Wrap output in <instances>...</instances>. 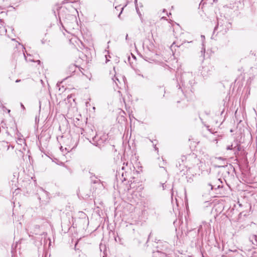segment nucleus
<instances>
[{
  "label": "nucleus",
  "mask_w": 257,
  "mask_h": 257,
  "mask_svg": "<svg viewBox=\"0 0 257 257\" xmlns=\"http://www.w3.org/2000/svg\"><path fill=\"white\" fill-rule=\"evenodd\" d=\"M197 161V156L194 153L181 156V158L178 160L179 165L178 164L176 165L178 169L177 173L181 176L186 175L188 171L187 166H193Z\"/></svg>",
  "instance_id": "f257e3e1"
},
{
  "label": "nucleus",
  "mask_w": 257,
  "mask_h": 257,
  "mask_svg": "<svg viewBox=\"0 0 257 257\" xmlns=\"http://www.w3.org/2000/svg\"><path fill=\"white\" fill-rule=\"evenodd\" d=\"M106 136L103 135L102 136H100L99 135L96 134L92 140L91 143L99 147H100L101 145L106 140Z\"/></svg>",
  "instance_id": "f03ea898"
},
{
  "label": "nucleus",
  "mask_w": 257,
  "mask_h": 257,
  "mask_svg": "<svg viewBox=\"0 0 257 257\" xmlns=\"http://www.w3.org/2000/svg\"><path fill=\"white\" fill-rule=\"evenodd\" d=\"M128 162L123 163V166L121 167V170H124V172H122L121 173V177L123 178L122 181H126L127 180V174L128 173V171H130L129 168L127 167Z\"/></svg>",
  "instance_id": "7ed1b4c3"
},
{
  "label": "nucleus",
  "mask_w": 257,
  "mask_h": 257,
  "mask_svg": "<svg viewBox=\"0 0 257 257\" xmlns=\"http://www.w3.org/2000/svg\"><path fill=\"white\" fill-rule=\"evenodd\" d=\"M216 183H215L214 184H212L211 183H208L207 184V186L208 187H210V190H213V189H219L220 188H222V186L220 185V184L222 183V182L220 181V179H218L216 180Z\"/></svg>",
  "instance_id": "20e7f679"
},
{
  "label": "nucleus",
  "mask_w": 257,
  "mask_h": 257,
  "mask_svg": "<svg viewBox=\"0 0 257 257\" xmlns=\"http://www.w3.org/2000/svg\"><path fill=\"white\" fill-rule=\"evenodd\" d=\"M212 67L211 66H205L203 67L201 73L203 76H207L211 74Z\"/></svg>",
  "instance_id": "39448f33"
},
{
  "label": "nucleus",
  "mask_w": 257,
  "mask_h": 257,
  "mask_svg": "<svg viewBox=\"0 0 257 257\" xmlns=\"http://www.w3.org/2000/svg\"><path fill=\"white\" fill-rule=\"evenodd\" d=\"M77 68V67L75 65L71 64L69 66V67L67 68V74H70V75L71 76L73 73H74L76 71Z\"/></svg>",
  "instance_id": "423d86ee"
},
{
  "label": "nucleus",
  "mask_w": 257,
  "mask_h": 257,
  "mask_svg": "<svg viewBox=\"0 0 257 257\" xmlns=\"http://www.w3.org/2000/svg\"><path fill=\"white\" fill-rule=\"evenodd\" d=\"M241 149V145L237 143V142H234V146L233 148V151H234V154L238 153L239 151H240Z\"/></svg>",
  "instance_id": "0eeeda50"
},
{
  "label": "nucleus",
  "mask_w": 257,
  "mask_h": 257,
  "mask_svg": "<svg viewBox=\"0 0 257 257\" xmlns=\"http://www.w3.org/2000/svg\"><path fill=\"white\" fill-rule=\"evenodd\" d=\"M153 257H166L167 255L166 253L159 251H156L153 252Z\"/></svg>",
  "instance_id": "6e6552de"
},
{
  "label": "nucleus",
  "mask_w": 257,
  "mask_h": 257,
  "mask_svg": "<svg viewBox=\"0 0 257 257\" xmlns=\"http://www.w3.org/2000/svg\"><path fill=\"white\" fill-rule=\"evenodd\" d=\"M249 240L253 244L257 246V235H252L249 237Z\"/></svg>",
  "instance_id": "1a4fd4ad"
},
{
  "label": "nucleus",
  "mask_w": 257,
  "mask_h": 257,
  "mask_svg": "<svg viewBox=\"0 0 257 257\" xmlns=\"http://www.w3.org/2000/svg\"><path fill=\"white\" fill-rule=\"evenodd\" d=\"M222 167L223 168V169H224V171L227 173L228 175H229V171L230 170H234V168H233V167L231 165H229V166H222Z\"/></svg>",
  "instance_id": "9d476101"
},
{
  "label": "nucleus",
  "mask_w": 257,
  "mask_h": 257,
  "mask_svg": "<svg viewBox=\"0 0 257 257\" xmlns=\"http://www.w3.org/2000/svg\"><path fill=\"white\" fill-rule=\"evenodd\" d=\"M91 174L92 175V174ZM90 178H91L92 182L93 184L98 183L99 182H100V180H97V177H96L94 175L91 176Z\"/></svg>",
  "instance_id": "9b49d317"
},
{
  "label": "nucleus",
  "mask_w": 257,
  "mask_h": 257,
  "mask_svg": "<svg viewBox=\"0 0 257 257\" xmlns=\"http://www.w3.org/2000/svg\"><path fill=\"white\" fill-rule=\"evenodd\" d=\"M7 29L5 28V27H0V34L1 35H5L7 33Z\"/></svg>",
  "instance_id": "f8f14e48"
},
{
  "label": "nucleus",
  "mask_w": 257,
  "mask_h": 257,
  "mask_svg": "<svg viewBox=\"0 0 257 257\" xmlns=\"http://www.w3.org/2000/svg\"><path fill=\"white\" fill-rule=\"evenodd\" d=\"M159 92L163 94V96H164L165 93V89L163 87H160L159 88Z\"/></svg>",
  "instance_id": "ddd939ff"
},
{
  "label": "nucleus",
  "mask_w": 257,
  "mask_h": 257,
  "mask_svg": "<svg viewBox=\"0 0 257 257\" xmlns=\"http://www.w3.org/2000/svg\"><path fill=\"white\" fill-rule=\"evenodd\" d=\"M207 4L206 2H205L204 0H202L199 4V7H201L202 9L205 7V5Z\"/></svg>",
  "instance_id": "4468645a"
},
{
  "label": "nucleus",
  "mask_w": 257,
  "mask_h": 257,
  "mask_svg": "<svg viewBox=\"0 0 257 257\" xmlns=\"http://www.w3.org/2000/svg\"><path fill=\"white\" fill-rule=\"evenodd\" d=\"M118 8H120L121 9V11L118 16V17L119 19H120V15L122 13V11L123 10L124 7L120 8V6H118V7H115V9H116L117 10H118Z\"/></svg>",
  "instance_id": "2eb2a0df"
},
{
  "label": "nucleus",
  "mask_w": 257,
  "mask_h": 257,
  "mask_svg": "<svg viewBox=\"0 0 257 257\" xmlns=\"http://www.w3.org/2000/svg\"><path fill=\"white\" fill-rule=\"evenodd\" d=\"M234 146V145L232 144L231 145L228 146L226 148V149L228 150H233Z\"/></svg>",
  "instance_id": "dca6fc26"
},
{
  "label": "nucleus",
  "mask_w": 257,
  "mask_h": 257,
  "mask_svg": "<svg viewBox=\"0 0 257 257\" xmlns=\"http://www.w3.org/2000/svg\"><path fill=\"white\" fill-rule=\"evenodd\" d=\"M112 79H113V81L115 83L116 85H118V84H117V82H116V81L119 82V80H118V79L117 78V77L114 76V78H113Z\"/></svg>",
  "instance_id": "f3484780"
},
{
  "label": "nucleus",
  "mask_w": 257,
  "mask_h": 257,
  "mask_svg": "<svg viewBox=\"0 0 257 257\" xmlns=\"http://www.w3.org/2000/svg\"><path fill=\"white\" fill-rule=\"evenodd\" d=\"M136 10H137V13L139 14V16L141 17L142 16V15H141L140 12L139 11L138 8L136 7Z\"/></svg>",
  "instance_id": "a211bd4d"
},
{
  "label": "nucleus",
  "mask_w": 257,
  "mask_h": 257,
  "mask_svg": "<svg viewBox=\"0 0 257 257\" xmlns=\"http://www.w3.org/2000/svg\"><path fill=\"white\" fill-rule=\"evenodd\" d=\"M206 127L207 128V130L211 133L213 134L214 132L212 131V129L210 128H209V125H207L206 126Z\"/></svg>",
  "instance_id": "6ab92c4d"
},
{
  "label": "nucleus",
  "mask_w": 257,
  "mask_h": 257,
  "mask_svg": "<svg viewBox=\"0 0 257 257\" xmlns=\"http://www.w3.org/2000/svg\"><path fill=\"white\" fill-rule=\"evenodd\" d=\"M51 48H52V50H51L52 54H54L55 52V49L52 46H51Z\"/></svg>",
  "instance_id": "aec40b11"
},
{
  "label": "nucleus",
  "mask_w": 257,
  "mask_h": 257,
  "mask_svg": "<svg viewBox=\"0 0 257 257\" xmlns=\"http://www.w3.org/2000/svg\"><path fill=\"white\" fill-rule=\"evenodd\" d=\"M47 40V39L46 38V39H43L42 40V43L43 44V43H45Z\"/></svg>",
  "instance_id": "412c9836"
},
{
  "label": "nucleus",
  "mask_w": 257,
  "mask_h": 257,
  "mask_svg": "<svg viewBox=\"0 0 257 257\" xmlns=\"http://www.w3.org/2000/svg\"><path fill=\"white\" fill-rule=\"evenodd\" d=\"M154 148H155V150L158 151V148L156 147V144H154Z\"/></svg>",
  "instance_id": "4be33fe9"
},
{
  "label": "nucleus",
  "mask_w": 257,
  "mask_h": 257,
  "mask_svg": "<svg viewBox=\"0 0 257 257\" xmlns=\"http://www.w3.org/2000/svg\"><path fill=\"white\" fill-rule=\"evenodd\" d=\"M4 27V26H3V22H2V21H1V22H0V27Z\"/></svg>",
  "instance_id": "5701e85b"
},
{
  "label": "nucleus",
  "mask_w": 257,
  "mask_h": 257,
  "mask_svg": "<svg viewBox=\"0 0 257 257\" xmlns=\"http://www.w3.org/2000/svg\"><path fill=\"white\" fill-rule=\"evenodd\" d=\"M218 28V25H217L215 26V27L214 28V31H216Z\"/></svg>",
  "instance_id": "b1692460"
},
{
  "label": "nucleus",
  "mask_w": 257,
  "mask_h": 257,
  "mask_svg": "<svg viewBox=\"0 0 257 257\" xmlns=\"http://www.w3.org/2000/svg\"><path fill=\"white\" fill-rule=\"evenodd\" d=\"M166 186V185H165V184H162V187H163V189H165V188Z\"/></svg>",
  "instance_id": "393cba45"
},
{
  "label": "nucleus",
  "mask_w": 257,
  "mask_h": 257,
  "mask_svg": "<svg viewBox=\"0 0 257 257\" xmlns=\"http://www.w3.org/2000/svg\"><path fill=\"white\" fill-rule=\"evenodd\" d=\"M105 57H106V63H107L109 61L108 58H107L106 55H105Z\"/></svg>",
  "instance_id": "a878e982"
},
{
  "label": "nucleus",
  "mask_w": 257,
  "mask_h": 257,
  "mask_svg": "<svg viewBox=\"0 0 257 257\" xmlns=\"http://www.w3.org/2000/svg\"><path fill=\"white\" fill-rule=\"evenodd\" d=\"M175 44V42H174L173 43V44L171 45V47L172 48Z\"/></svg>",
  "instance_id": "bb28decb"
},
{
  "label": "nucleus",
  "mask_w": 257,
  "mask_h": 257,
  "mask_svg": "<svg viewBox=\"0 0 257 257\" xmlns=\"http://www.w3.org/2000/svg\"><path fill=\"white\" fill-rule=\"evenodd\" d=\"M51 240H50V239H49V247H50V246H51Z\"/></svg>",
  "instance_id": "cd10ccee"
},
{
  "label": "nucleus",
  "mask_w": 257,
  "mask_h": 257,
  "mask_svg": "<svg viewBox=\"0 0 257 257\" xmlns=\"http://www.w3.org/2000/svg\"><path fill=\"white\" fill-rule=\"evenodd\" d=\"M20 81V80H18V79L16 81V82H19Z\"/></svg>",
  "instance_id": "c85d7f7f"
},
{
  "label": "nucleus",
  "mask_w": 257,
  "mask_h": 257,
  "mask_svg": "<svg viewBox=\"0 0 257 257\" xmlns=\"http://www.w3.org/2000/svg\"><path fill=\"white\" fill-rule=\"evenodd\" d=\"M19 141H20V142H23V140H22V139L19 140Z\"/></svg>",
  "instance_id": "c756f323"
},
{
  "label": "nucleus",
  "mask_w": 257,
  "mask_h": 257,
  "mask_svg": "<svg viewBox=\"0 0 257 257\" xmlns=\"http://www.w3.org/2000/svg\"><path fill=\"white\" fill-rule=\"evenodd\" d=\"M21 106H22L23 108H24V105H23V104H21Z\"/></svg>",
  "instance_id": "7c9ffc66"
},
{
  "label": "nucleus",
  "mask_w": 257,
  "mask_h": 257,
  "mask_svg": "<svg viewBox=\"0 0 257 257\" xmlns=\"http://www.w3.org/2000/svg\"><path fill=\"white\" fill-rule=\"evenodd\" d=\"M41 107V101H40V107Z\"/></svg>",
  "instance_id": "2f4dec72"
},
{
  "label": "nucleus",
  "mask_w": 257,
  "mask_h": 257,
  "mask_svg": "<svg viewBox=\"0 0 257 257\" xmlns=\"http://www.w3.org/2000/svg\"><path fill=\"white\" fill-rule=\"evenodd\" d=\"M252 54L254 55V56L255 55V54H254L253 53Z\"/></svg>",
  "instance_id": "473e14b6"
},
{
  "label": "nucleus",
  "mask_w": 257,
  "mask_h": 257,
  "mask_svg": "<svg viewBox=\"0 0 257 257\" xmlns=\"http://www.w3.org/2000/svg\"><path fill=\"white\" fill-rule=\"evenodd\" d=\"M45 257H47V254H45Z\"/></svg>",
  "instance_id": "72a5a7b5"
},
{
  "label": "nucleus",
  "mask_w": 257,
  "mask_h": 257,
  "mask_svg": "<svg viewBox=\"0 0 257 257\" xmlns=\"http://www.w3.org/2000/svg\"><path fill=\"white\" fill-rule=\"evenodd\" d=\"M202 257H204L203 253H202Z\"/></svg>",
  "instance_id": "f704fd0d"
}]
</instances>
